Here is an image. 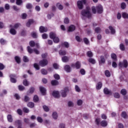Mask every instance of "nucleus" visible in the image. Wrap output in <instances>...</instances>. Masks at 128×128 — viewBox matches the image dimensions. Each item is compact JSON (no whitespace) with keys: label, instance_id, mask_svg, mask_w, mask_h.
Returning <instances> with one entry per match:
<instances>
[{"label":"nucleus","instance_id":"7c9ffc66","mask_svg":"<svg viewBox=\"0 0 128 128\" xmlns=\"http://www.w3.org/2000/svg\"><path fill=\"white\" fill-rule=\"evenodd\" d=\"M56 6L58 8V10H64V6H62L60 4L58 3L56 4Z\"/></svg>","mask_w":128,"mask_h":128},{"label":"nucleus","instance_id":"a211bd4d","mask_svg":"<svg viewBox=\"0 0 128 128\" xmlns=\"http://www.w3.org/2000/svg\"><path fill=\"white\" fill-rule=\"evenodd\" d=\"M70 60V58L66 56H64L62 58V61L63 62H68Z\"/></svg>","mask_w":128,"mask_h":128},{"label":"nucleus","instance_id":"e433bc0d","mask_svg":"<svg viewBox=\"0 0 128 128\" xmlns=\"http://www.w3.org/2000/svg\"><path fill=\"white\" fill-rule=\"evenodd\" d=\"M52 116L54 120H56V118H58V113L56 112H53Z\"/></svg>","mask_w":128,"mask_h":128},{"label":"nucleus","instance_id":"c85d7f7f","mask_svg":"<svg viewBox=\"0 0 128 128\" xmlns=\"http://www.w3.org/2000/svg\"><path fill=\"white\" fill-rule=\"evenodd\" d=\"M34 102H38L39 100L38 96L37 95H34L33 98Z\"/></svg>","mask_w":128,"mask_h":128},{"label":"nucleus","instance_id":"bb28decb","mask_svg":"<svg viewBox=\"0 0 128 128\" xmlns=\"http://www.w3.org/2000/svg\"><path fill=\"white\" fill-rule=\"evenodd\" d=\"M15 60L17 64H20V58L18 56H16L15 58Z\"/></svg>","mask_w":128,"mask_h":128},{"label":"nucleus","instance_id":"3c124183","mask_svg":"<svg viewBox=\"0 0 128 128\" xmlns=\"http://www.w3.org/2000/svg\"><path fill=\"white\" fill-rule=\"evenodd\" d=\"M34 68L37 70H40V66H38V64L35 63L34 64Z\"/></svg>","mask_w":128,"mask_h":128},{"label":"nucleus","instance_id":"ddd939ff","mask_svg":"<svg viewBox=\"0 0 128 128\" xmlns=\"http://www.w3.org/2000/svg\"><path fill=\"white\" fill-rule=\"evenodd\" d=\"M76 30V26L74 25L70 26L68 28V32H74Z\"/></svg>","mask_w":128,"mask_h":128},{"label":"nucleus","instance_id":"338daca9","mask_svg":"<svg viewBox=\"0 0 128 128\" xmlns=\"http://www.w3.org/2000/svg\"><path fill=\"white\" fill-rule=\"evenodd\" d=\"M48 34H44L42 35V38H44V40H46V38H48Z\"/></svg>","mask_w":128,"mask_h":128},{"label":"nucleus","instance_id":"79ce46f5","mask_svg":"<svg viewBox=\"0 0 128 128\" xmlns=\"http://www.w3.org/2000/svg\"><path fill=\"white\" fill-rule=\"evenodd\" d=\"M0 42L1 44H6V41L4 40V38H1L0 40Z\"/></svg>","mask_w":128,"mask_h":128},{"label":"nucleus","instance_id":"72a5a7b5","mask_svg":"<svg viewBox=\"0 0 128 128\" xmlns=\"http://www.w3.org/2000/svg\"><path fill=\"white\" fill-rule=\"evenodd\" d=\"M104 74L107 78H110V72L108 70H106L104 72Z\"/></svg>","mask_w":128,"mask_h":128},{"label":"nucleus","instance_id":"a19ab883","mask_svg":"<svg viewBox=\"0 0 128 128\" xmlns=\"http://www.w3.org/2000/svg\"><path fill=\"white\" fill-rule=\"evenodd\" d=\"M120 93L122 96H126V89H122L121 90Z\"/></svg>","mask_w":128,"mask_h":128},{"label":"nucleus","instance_id":"0e129e2a","mask_svg":"<svg viewBox=\"0 0 128 128\" xmlns=\"http://www.w3.org/2000/svg\"><path fill=\"white\" fill-rule=\"evenodd\" d=\"M18 90H24V86L20 85L18 86Z\"/></svg>","mask_w":128,"mask_h":128},{"label":"nucleus","instance_id":"7ed1b4c3","mask_svg":"<svg viewBox=\"0 0 128 128\" xmlns=\"http://www.w3.org/2000/svg\"><path fill=\"white\" fill-rule=\"evenodd\" d=\"M86 4V0H79L77 2V6L79 10H82L84 8V4Z\"/></svg>","mask_w":128,"mask_h":128},{"label":"nucleus","instance_id":"052dcab7","mask_svg":"<svg viewBox=\"0 0 128 128\" xmlns=\"http://www.w3.org/2000/svg\"><path fill=\"white\" fill-rule=\"evenodd\" d=\"M75 90L76 92H80V87L78 85H76L75 86Z\"/></svg>","mask_w":128,"mask_h":128},{"label":"nucleus","instance_id":"2eb2a0df","mask_svg":"<svg viewBox=\"0 0 128 128\" xmlns=\"http://www.w3.org/2000/svg\"><path fill=\"white\" fill-rule=\"evenodd\" d=\"M64 70L66 72H70V70H72V68H70V66L68 65H66L64 66Z\"/></svg>","mask_w":128,"mask_h":128},{"label":"nucleus","instance_id":"4468645a","mask_svg":"<svg viewBox=\"0 0 128 128\" xmlns=\"http://www.w3.org/2000/svg\"><path fill=\"white\" fill-rule=\"evenodd\" d=\"M40 92H42L43 96H44V94H46V88L42 86H40Z\"/></svg>","mask_w":128,"mask_h":128},{"label":"nucleus","instance_id":"09e8293b","mask_svg":"<svg viewBox=\"0 0 128 128\" xmlns=\"http://www.w3.org/2000/svg\"><path fill=\"white\" fill-rule=\"evenodd\" d=\"M121 8L122 10H124L126 8V3L122 2L121 4Z\"/></svg>","mask_w":128,"mask_h":128},{"label":"nucleus","instance_id":"f03ea898","mask_svg":"<svg viewBox=\"0 0 128 128\" xmlns=\"http://www.w3.org/2000/svg\"><path fill=\"white\" fill-rule=\"evenodd\" d=\"M92 12L93 14H96L98 12V14H102V12H104V10L102 9V5H99L98 6H96V8L94 6H92Z\"/></svg>","mask_w":128,"mask_h":128},{"label":"nucleus","instance_id":"49530a36","mask_svg":"<svg viewBox=\"0 0 128 128\" xmlns=\"http://www.w3.org/2000/svg\"><path fill=\"white\" fill-rule=\"evenodd\" d=\"M32 36L34 38H38V35L36 32H32Z\"/></svg>","mask_w":128,"mask_h":128},{"label":"nucleus","instance_id":"aec40b11","mask_svg":"<svg viewBox=\"0 0 128 128\" xmlns=\"http://www.w3.org/2000/svg\"><path fill=\"white\" fill-rule=\"evenodd\" d=\"M14 124H15V126H16V124H18V126H22V120H16L14 122Z\"/></svg>","mask_w":128,"mask_h":128},{"label":"nucleus","instance_id":"2f4dec72","mask_svg":"<svg viewBox=\"0 0 128 128\" xmlns=\"http://www.w3.org/2000/svg\"><path fill=\"white\" fill-rule=\"evenodd\" d=\"M88 61L89 62H90V64H96V60L94 59H93L92 58H90L88 60Z\"/></svg>","mask_w":128,"mask_h":128},{"label":"nucleus","instance_id":"bf43d9fd","mask_svg":"<svg viewBox=\"0 0 128 128\" xmlns=\"http://www.w3.org/2000/svg\"><path fill=\"white\" fill-rule=\"evenodd\" d=\"M114 96L116 98H120V94L116 92V93L114 94Z\"/></svg>","mask_w":128,"mask_h":128},{"label":"nucleus","instance_id":"9d476101","mask_svg":"<svg viewBox=\"0 0 128 128\" xmlns=\"http://www.w3.org/2000/svg\"><path fill=\"white\" fill-rule=\"evenodd\" d=\"M48 31V28L41 26L40 28V32H46Z\"/></svg>","mask_w":128,"mask_h":128},{"label":"nucleus","instance_id":"20e7f679","mask_svg":"<svg viewBox=\"0 0 128 128\" xmlns=\"http://www.w3.org/2000/svg\"><path fill=\"white\" fill-rule=\"evenodd\" d=\"M28 52L29 54H32V52H35L36 54H40V51L36 48H34V50L32 49L30 46H28Z\"/></svg>","mask_w":128,"mask_h":128},{"label":"nucleus","instance_id":"6e6d98bb","mask_svg":"<svg viewBox=\"0 0 128 128\" xmlns=\"http://www.w3.org/2000/svg\"><path fill=\"white\" fill-rule=\"evenodd\" d=\"M23 60L24 62H28V57H26V56H24L23 57Z\"/></svg>","mask_w":128,"mask_h":128},{"label":"nucleus","instance_id":"dca6fc26","mask_svg":"<svg viewBox=\"0 0 128 128\" xmlns=\"http://www.w3.org/2000/svg\"><path fill=\"white\" fill-rule=\"evenodd\" d=\"M102 126L106 127L108 126V122L106 120H104L100 122Z\"/></svg>","mask_w":128,"mask_h":128},{"label":"nucleus","instance_id":"de8ad7c7","mask_svg":"<svg viewBox=\"0 0 128 128\" xmlns=\"http://www.w3.org/2000/svg\"><path fill=\"white\" fill-rule=\"evenodd\" d=\"M84 44H90V41H88V38H84Z\"/></svg>","mask_w":128,"mask_h":128},{"label":"nucleus","instance_id":"4d7b16f0","mask_svg":"<svg viewBox=\"0 0 128 128\" xmlns=\"http://www.w3.org/2000/svg\"><path fill=\"white\" fill-rule=\"evenodd\" d=\"M120 50H124L125 48H124V44H120Z\"/></svg>","mask_w":128,"mask_h":128},{"label":"nucleus","instance_id":"e2e57ef3","mask_svg":"<svg viewBox=\"0 0 128 128\" xmlns=\"http://www.w3.org/2000/svg\"><path fill=\"white\" fill-rule=\"evenodd\" d=\"M68 22H70V20H68V18H65L64 20V24H68Z\"/></svg>","mask_w":128,"mask_h":128},{"label":"nucleus","instance_id":"69168bd1","mask_svg":"<svg viewBox=\"0 0 128 128\" xmlns=\"http://www.w3.org/2000/svg\"><path fill=\"white\" fill-rule=\"evenodd\" d=\"M95 32H97V34H100V32L101 30H100V28H96L95 29Z\"/></svg>","mask_w":128,"mask_h":128},{"label":"nucleus","instance_id":"5701e85b","mask_svg":"<svg viewBox=\"0 0 128 128\" xmlns=\"http://www.w3.org/2000/svg\"><path fill=\"white\" fill-rule=\"evenodd\" d=\"M8 120L9 122H12V116L10 114H9L7 116Z\"/></svg>","mask_w":128,"mask_h":128},{"label":"nucleus","instance_id":"f3484780","mask_svg":"<svg viewBox=\"0 0 128 128\" xmlns=\"http://www.w3.org/2000/svg\"><path fill=\"white\" fill-rule=\"evenodd\" d=\"M102 86V82H98L96 86V90H100Z\"/></svg>","mask_w":128,"mask_h":128},{"label":"nucleus","instance_id":"473e14b6","mask_svg":"<svg viewBox=\"0 0 128 128\" xmlns=\"http://www.w3.org/2000/svg\"><path fill=\"white\" fill-rule=\"evenodd\" d=\"M106 62V59L104 56H100V64H104Z\"/></svg>","mask_w":128,"mask_h":128},{"label":"nucleus","instance_id":"b1692460","mask_svg":"<svg viewBox=\"0 0 128 128\" xmlns=\"http://www.w3.org/2000/svg\"><path fill=\"white\" fill-rule=\"evenodd\" d=\"M28 106V108H32L34 107V104L32 102H29L28 104H27Z\"/></svg>","mask_w":128,"mask_h":128},{"label":"nucleus","instance_id":"4be33fe9","mask_svg":"<svg viewBox=\"0 0 128 128\" xmlns=\"http://www.w3.org/2000/svg\"><path fill=\"white\" fill-rule=\"evenodd\" d=\"M10 32L11 34H12L13 36H15V34H16V30L14 28H12L10 30Z\"/></svg>","mask_w":128,"mask_h":128},{"label":"nucleus","instance_id":"8fccbe9b","mask_svg":"<svg viewBox=\"0 0 128 128\" xmlns=\"http://www.w3.org/2000/svg\"><path fill=\"white\" fill-rule=\"evenodd\" d=\"M43 108L45 112H48L50 110V108L46 106H44Z\"/></svg>","mask_w":128,"mask_h":128},{"label":"nucleus","instance_id":"a18cd8bd","mask_svg":"<svg viewBox=\"0 0 128 128\" xmlns=\"http://www.w3.org/2000/svg\"><path fill=\"white\" fill-rule=\"evenodd\" d=\"M23 112L26 114H28L30 112V110L26 108H23Z\"/></svg>","mask_w":128,"mask_h":128},{"label":"nucleus","instance_id":"864d4df0","mask_svg":"<svg viewBox=\"0 0 128 128\" xmlns=\"http://www.w3.org/2000/svg\"><path fill=\"white\" fill-rule=\"evenodd\" d=\"M30 46L32 48H34L36 46V43L34 41H30Z\"/></svg>","mask_w":128,"mask_h":128},{"label":"nucleus","instance_id":"412c9836","mask_svg":"<svg viewBox=\"0 0 128 128\" xmlns=\"http://www.w3.org/2000/svg\"><path fill=\"white\" fill-rule=\"evenodd\" d=\"M109 30H110L112 34H116V30L112 26H109Z\"/></svg>","mask_w":128,"mask_h":128},{"label":"nucleus","instance_id":"393cba45","mask_svg":"<svg viewBox=\"0 0 128 128\" xmlns=\"http://www.w3.org/2000/svg\"><path fill=\"white\" fill-rule=\"evenodd\" d=\"M121 116L124 118H128V114L126 112H122Z\"/></svg>","mask_w":128,"mask_h":128},{"label":"nucleus","instance_id":"cd10ccee","mask_svg":"<svg viewBox=\"0 0 128 128\" xmlns=\"http://www.w3.org/2000/svg\"><path fill=\"white\" fill-rule=\"evenodd\" d=\"M59 54L60 56H66V50H60L59 51Z\"/></svg>","mask_w":128,"mask_h":128},{"label":"nucleus","instance_id":"ea45409f","mask_svg":"<svg viewBox=\"0 0 128 128\" xmlns=\"http://www.w3.org/2000/svg\"><path fill=\"white\" fill-rule=\"evenodd\" d=\"M111 57L114 60H116V55L115 54H111Z\"/></svg>","mask_w":128,"mask_h":128},{"label":"nucleus","instance_id":"c03bdc74","mask_svg":"<svg viewBox=\"0 0 128 128\" xmlns=\"http://www.w3.org/2000/svg\"><path fill=\"white\" fill-rule=\"evenodd\" d=\"M26 8L28 10H30V8H32V5L31 4H28L26 5Z\"/></svg>","mask_w":128,"mask_h":128},{"label":"nucleus","instance_id":"0eeeda50","mask_svg":"<svg viewBox=\"0 0 128 128\" xmlns=\"http://www.w3.org/2000/svg\"><path fill=\"white\" fill-rule=\"evenodd\" d=\"M67 92H68V88H64L62 92V98H66V96Z\"/></svg>","mask_w":128,"mask_h":128},{"label":"nucleus","instance_id":"39448f33","mask_svg":"<svg viewBox=\"0 0 128 128\" xmlns=\"http://www.w3.org/2000/svg\"><path fill=\"white\" fill-rule=\"evenodd\" d=\"M48 61L46 59L41 60L39 62L40 66H48Z\"/></svg>","mask_w":128,"mask_h":128},{"label":"nucleus","instance_id":"6e6552de","mask_svg":"<svg viewBox=\"0 0 128 128\" xmlns=\"http://www.w3.org/2000/svg\"><path fill=\"white\" fill-rule=\"evenodd\" d=\"M74 66H76V68H77V70H78V68H80V62H77L76 63V64H72V68H74Z\"/></svg>","mask_w":128,"mask_h":128},{"label":"nucleus","instance_id":"f257e3e1","mask_svg":"<svg viewBox=\"0 0 128 128\" xmlns=\"http://www.w3.org/2000/svg\"><path fill=\"white\" fill-rule=\"evenodd\" d=\"M81 14L83 18H92L90 8L89 7H87L86 10H82Z\"/></svg>","mask_w":128,"mask_h":128},{"label":"nucleus","instance_id":"c756f323","mask_svg":"<svg viewBox=\"0 0 128 128\" xmlns=\"http://www.w3.org/2000/svg\"><path fill=\"white\" fill-rule=\"evenodd\" d=\"M104 92L105 94H110V91L108 88H104Z\"/></svg>","mask_w":128,"mask_h":128},{"label":"nucleus","instance_id":"c9c22d12","mask_svg":"<svg viewBox=\"0 0 128 128\" xmlns=\"http://www.w3.org/2000/svg\"><path fill=\"white\" fill-rule=\"evenodd\" d=\"M53 41L56 44H58V42H60V38H58V37L56 36V38L53 39Z\"/></svg>","mask_w":128,"mask_h":128},{"label":"nucleus","instance_id":"9b49d317","mask_svg":"<svg viewBox=\"0 0 128 128\" xmlns=\"http://www.w3.org/2000/svg\"><path fill=\"white\" fill-rule=\"evenodd\" d=\"M52 96L56 98H60V92L58 91H54L53 92Z\"/></svg>","mask_w":128,"mask_h":128},{"label":"nucleus","instance_id":"1a4fd4ad","mask_svg":"<svg viewBox=\"0 0 128 128\" xmlns=\"http://www.w3.org/2000/svg\"><path fill=\"white\" fill-rule=\"evenodd\" d=\"M10 78L11 82H13L14 84L16 82V76L14 74H10Z\"/></svg>","mask_w":128,"mask_h":128},{"label":"nucleus","instance_id":"5fc2aeb1","mask_svg":"<svg viewBox=\"0 0 128 128\" xmlns=\"http://www.w3.org/2000/svg\"><path fill=\"white\" fill-rule=\"evenodd\" d=\"M17 113L18 114H19V116H22V110H20V109H18L17 110Z\"/></svg>","mask_w":128,"mask_h":128},{"label":"nucleus","instance_id":"37998d69","mask_svg":"<svg viewBox=\"0 0 128 128\" xmlns=\"http://www.w3.org/2000/svg\"><path fill=\"white\" fill-rule=\"evenodd\" d=\"M54 78L56 80H60V75H58V74H55L54 75Z\"/></svg>","mask_w":128,"mask_h":128},{"label":"nucleus","instance_id":"6ab92c4d","mask_svg":"<svg viewBox=\"0 0 128 128\" xmlns=\"http://www.w3.org/2000/svg\"><path fill=\"white\" fill-rule=\"evenodd\" d=\"M56 36V33L54 32H52L50 34V38L52 40H54Z\"/></svg>","mask_w":128,"mask_h":128},{"label":"nucleus","instance_id":"423d86ee","mask_svg":"<svg viewBox=\"0 0 128 128\" xmlns=\"http://www.w3.org/2000/svg\"><path fill=\"white\" fill-rule=\"evenodd\" d=\"M128 61L126 60H124L123 62H119V66L120 68H128Z\"/></svg>","mask_w":128,"mask_h":128},{"label":"nucleus","instance_id":"603ef678","mask_svg":"<svg viewBox=\"0 0 128 128\" xmlns=\"http://www.w3.org/2000/svg\"><path fill=\"white\" fill-rule=\"evenodd\" d=\"M23 84L26 86H28V82L26 80H25L23 81Z\"/></svg>","mask_w":128,"mask_h":128},{"label":"nucleus","instance_id":"13d9d810","mask_svg":"<svg viewBox=\"0 0 128 128\" xmlns=\"http://www.w3.org/2000/svg\"><path fill=\"white\" fill-rule=\"evenodd\" d=\"M20 26V23H17L14 25V28L16 29L18 28Z\"/></svg>","mask_w":128,"mask_h":128},{"label":"nucleus","instance_id":"a878e982","mask_svg":"<svg viewBox=\"0 0 128 128\" xmlns=\"http://www.w3.org/2000/svg\"><path fill=\"white\" fill-rule=\"evenodd\" d=\"M52 86H58V81L56 80H53L51 82Z\"/></svg>","mask_w":128,"mask_h":128},{"label":"nucleus","instance_id":"680f3d73","mask_svg":"<svg viewBox=\"0 0 128 128\" xmlns=\"http://www.w3.org/2000/svg\"><path fill=\"white\" fill-rule=\"evenodd\" d=\"M34 87H31L30 88V94H34Z\"/></svg>","mask_w":128,"mask_h":128},{"label":"nucleus","instance_id":"774afa93","mask_svg":"<svg viewBox=\"0 0 128 128\" xmlns=\"http://www.w3.org/2000/svg\"><path fill=\"white\" fill-rule=\"evenodd\" d=\"M37 120L38 122H42V118L40 117L37 118Z\"/></svg>","mask_w":128,"mask_h":128},{"label":"nucleus","instance_id":"f8f14e48","mask_svg":"<svg viewBox=\"0 0 128 128\" xmlns=\"http://www.w3.org/2000/svg\"><path fill=\"white\" fill-rule=\"evenodd\" d=\"M34 20L30 19L28 20V22L26 23V26L28 28H30V25L32 24H34Z\"/></svg>","mask_w":128,"mask_h":128},{"label":"nucleus","instance_id":"f704fd0d","mask_svg":"<svg viewBox=\"0 0 128 128\" xmlns=\"http://www.w3.org/2000/svg\"><path fill=\"white\" fill-rule=\"evenodd\" d=\"M87 56H88V58H92L94 56V54H92V52L91 51H88L87 52Z\"/></svg>","mask_w":128,"mask_h":128},{"label":"nucleus","instance_id":"4c0bfd02","mask_svg":"<svg viewBox=\"0 0 128 128\" xmlns=\"http://www.w3.org/2000/svg\"><path fill=\"white\" fill-rule=\"evenodd\" d=\"M122 16L124 18H128V14L126 12H123L122 14Z\"/></svg>","mask_w":128,"mask_h":128},{"label":"nucleus","instance_id":"58836bf2","mask_svg":"<svg viewBox=\"0 0 128 128\" xmlns=\"http://www.w3.org/2000/svg\"><path fill=\"white\" fill-rule=\"evenodd\" d=\"M41 74H48V71L44 68L42 69Z\"/></svg>","mask_w":128,"mask_h":128}]
</instances>
